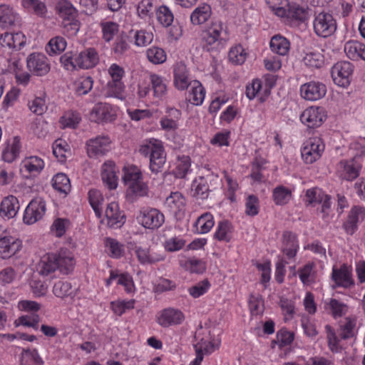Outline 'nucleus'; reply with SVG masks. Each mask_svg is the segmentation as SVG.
<instances>
[{
	"instance_id": "obj_5",
	"label": "nucleus",
	"mask_w": 365,
	"mask_h": 365,
	"mask_svg": "<svg viewBox=\"0 0 365 365\" xmlns=\"http://www.w3.org/2000/svg\"><path fill=\"white\" fill-rule=\"evenodd\" d=\"M27 68L35 76H43L50 71V63L47 57L41 53H33L28 56Z\"/></svg>"
},
{
	"instance_id": "obj_52",
	"label": "nucleus",
	"mask_w": 365,
	"mask_h": 365,
	"mask_svg": "<svg viewBox=\"0 0 365 365\" xmlns=\"http://www.w3.org/2000/svg\"><path fill=\"white\" fill-rule=\"evenodd\" d=\"M88 200L91 206L93 209L96 215L100 217L101 215V204L103 200V197L101 192L98 190H91L88 193Z\"/></svg>"
},
{
	"instance_id": "obj_1",
	"label": "nucleus",
	"mask_w": 365,
	"mask_h": 365,
	"mask_svg": "<svg viewBox=\"0 0 365 365\" xmlns=\"http://www.w3.org/2000/svg\"><path fill=\"white\" fill-rule=\"evenodd\" d=\"M203 40V48L207 51L220 50L228 40L227 30L222 22L213 23L206 31Z\"/></svg>"
},
{
	"instance_id": "obj_35",
	"label": "nucleus",
	"mask_w": 365,
	"mask_h": 365,
	"mask_svg": "<svg viewBox=\"0 0 365 365\" xmlns=\"http://www.w3.org/2000/svg\"><path fill=\"white\" fill-rule=\"evenodd\" d=\"M190 91H189L187 99L193 105H201L205 98V89L198 81H193Z\"/></svg>"
},
{
	"instance_id": "obj_46",
	"label": "nucleus",
	"mask_w": 365,
	"mask_h": 365,
	"mask_svg": "<svg viewBox=\"0 0 365 365\" xmlns=\"http://www.w3.org/2000/svg\"><path fill=\"white\" fill-rule=\"evenodd\" d=\"M169 115L173 117V118H169L168 117L162 118L160 125L164 130H175L178 128L177 120L180 115V112L178 109L170 108L169 110Z\"/></svg>"
},
{
	"instance_id": "obj_33",
	"label": "nucleus",
	"mask_w": 365,
	"mask_h": 365,
	"mask_svg": "<svg viewBox=\"0 0 365 365\" xmlns=\"http://www.w3.org/2000/svg\"><path fill=\"white\" fill-rule=\"evenodd\" d=\"M297 248V236L291 232H285L283 234V252L289 258H292L296 255Z\"/></svg>"
},
{
	"instance_id": "obj_6",
	"label": "nucleus",
	"mask_w": 365,
	"mask_h": 365,
	"mask_svg": "<svg viewBox=\"0 0 365 365\" xmlns=\"http://www.w3.org/2000/svg\"><path fill=\"white\" fill-rule=\"evenodd\" d=\"M353 73V66L350 62L340 61L334 65L331 73L334 82L341 87H346L350 83V77Z\"/></svg>"
},
{
	"instance_id": "obj_39",
	"label": "nucleus",
	"mask_w": 365,
	"mask_h": 365,
	"mask_svg": "<svg viewBox=\"0 0 365 365\" xmlns=\"http://www.w3.org/2000/svg\"><path fill=\"white\" fill-rule=\"evenodd\" d=\"M214 224L212 215L210 213L206 212L197 218L195 226L199 233L205 234L211 230Z\"/></svg>"
},
{
	"instance_id": "obj_11",
	"label": "nucleus",
	"mask_w": 365,
	"mask_h": 365,
	"mask_svg": "<svg viewBox=\"0 0 365 365\" xmlns=\"http://www.w3.org/2000/svg\"><path fill=\"white\" fill-rule=\"evenodd\" d=\"M300 93L303 98L307 101H315L325 96L327 88L322 83L311 81L301 86Z\"/></svg>"
},
{
	"instance_id": "obj_30",
	"label": "nucleus",
	"mask_w": 365,
	"mask_h": 365,
	"mask_svg": "<svg viewBox=\"0 0 365 365\" xmlns=\"http://www.w3.org/2000/svg\"><path fill=\"white\" fill-rule=\"evenodd\" d=\"M18 17L13 9L6 4L0 5V27L9 29L14 26Z\"/></svg>"
},
{
	"instance_id": "obj_49",
	"label": "nucleus",
	"mask_w": 365,
	"mask_h": 365,
	"mask_svg": "<svg viewBox=\"0 0 365 365\" xmlns=\"http://www.w3.org/2000/svg\"><path fill=\"white\" fill-rule=\"evenodd\" d=\"M117 279V284H121L125 287L128 292H130L133 288L132 279L128 274L118 275L113 272H110V277L107 279V285H110L113 280Z\"/></svg>"
},
{
	"instance_id": "obj_44",
	"label": "nucleus",
	"mask_w": 365,
	"mask_h": 365,
	"mask_svg": "<svg viewBox=\"0 0 365 365\" xmlns=\"http://www.w3.org/2000/svg\"><path fill=\"white\" fill-rule=\"evenodd\" d=\"M146 55L148 61L154 64L163 63L167 58L165 51L158 46L149 48L146 51Z\"/></svg>"
},
{
	"instance_id": "obj_18",
	"label": "nucleus",
	"mask_w": 365,
	"mask_h": 365,
	"mask_svg": "<svg viewBox=\"0 0 365 365\" xmlns=\"http://www.w3.org/2000/svg\"><path fill=\"white\" fill-rule=\"evenodd\" d=\"M365 209L362 207L354 206L351 208L346 221L344 223V228L349 235H353L357 229V224L364 220Z\"/></svg>"
},
{
	"instance_id": "obj_31",
	"label": "nucleus",
	"mask_w": 365,
	"mask_h": 365,
	"mask_svg": "<svg viewBox=\"0 0 365 365\" xmlns=\"http://www.w3.org/2000/svg\"><path fill=\"white\" fill-rule=\"evenodd\" d=\"M165 205L173 212L177 214L185 210L186 200L181 192H174L167 197Z\"/></svg>"
},
{
	"instance_id": "obj_38",
	"label": "nucleus",
	"mask_w": 365,
	"mask_h": 365,
	"mask_svg": "<svg viewBox=\"0 0 365 365\" xmlns=\"http://www.w3.org/2000/svg\"><path fill=\"white\" fill-rule=\"evenodd\" d=\"M53 292L57 297L63 299L66 297H73L75 294V289L68 282L58 281L55 283Z\"/></svg>"
},
{
	"instance_id": "obj_8",
	"label": "nucleus",
	"mask_w": 365,
	"mask_h": 365,
	"mask_svg": "<svg viewBox=\"0 0 365 365\" xmlns=\"http://www.w3.org/2000/svg\"><path fill=\"white\" fill-rule=\"evenodd\" d=\"M110 140L107 135H99L86 143L87 153L90 158L104 155L110 150Z\"/></svg>"
},
{
	"instance_id": "obj_2",
	"label": "nucleus",
	"mask_w": 365,
	"mask_h": 365,
	"mask_svg": "<svg viewBox=\"0 0 365 365\" xmlns=\"http://www.w3.org/2000/svg\"><path fill=\"white\" fill-rule=\"evenodd\" d=\"M314 33L322 38L331 36L336 30V21L332 14L321 11L316 13L313 21Z\"/></svg>"
},
{
	"instance_id": "obj_54",
	"label": "nucleus",
	"mask_w": 365,
	"mask_h": 365,
	"mask_svg": "<svg viewBox=\"0 0 365 365\" xmlns=\"http://www.w3.org/2000/svg\"><path fill=\"white\" fill-rule=\"evenodd\" d=\"M157 19L163 26L168 27L173 22V14L171 11L165 6L158 8L156 11Z\"/></svg>"
},
{
	"instance_id": "obj_36",
	"label": "nucleus",
	"mask_w": 365,
	"mask_h": 365,
	"mask_svg": "<svg viewBox=\"0 0 365 365\" xmlns=\"http://www.w3.org/2000/svg\"><path fill=\"white\" fill-rule=\"evenodd\" d=\"M148 193V187L141 180L128 187L126 197L129 201L133 202L136 200L138 197L146 196Z\"/></svg>"
},
{
	"instance_id": "obj_10",
	"label": "nucleus",
	"mask_w": 365,
	"mask_h": 365,
	"mask_svg": "<svg viewBox=\"0 0 365 365\" xmlns=\"http://www.w3.org/2000/svg\"><path fill=\"white\" fill-rule=\"evenodd\" d=\"M326 119L324 108L312 106L306 109L300 115V120L308 128L320 126Z\"/></svg>"
},
{
	"instance_id": "obj_45",
	"label": "nucleus",
	"mask_w": 365,
	"mask_h": 365,
	"mask_svg": "<svg viewBox=\"0 0 365 365\" xmlns=\"http://www.w3.org/2000/svg\"><path fill=\"white\" fill-rule=\"evenodd\" d=\"M303 61L307 66L319 68L324 64V56L319 51H311L305 54Z\"/></svg>"
},
{
	"instance_id": "obj_32",
	"label": "nucleus",
	"mask_w": 365,
	"mask_h": 365,
	"mask_svg": "<svg viewBox=\"0 0 365 365\" xmlns=\"http://www.w3.org/2000/svg\"><path fill=\"white\" fill-rule=\"evenodd\" d=\"M211 7L207 4L197 6L190 15V21L193 25L205 23L211 16Z\"/></svg>"
},
{
	"instance_id": "obj_41",
	"label": "nucleus",
	"mask_w": 365,
	"mask_h": 365,
	"mask_svg": "<svg viewBox=\"0 0 365 365\" xmlns=\"http://www.w3.org/2000/svg\"><path fill=\"white\" fill-rule=\"evenodd\" d=\"M150 80L153 90L154 96L162 98L167 92V86L163 78L155 73L150 75Z\"/></svg>"
},
{
	"instance_id": "obj_56",
	"label": "nucleus",
	"mask_w": 365,
	"mask_h": 365,
	"mask_svg": "<svg viewBox=\"0 0 365 365\" xmlns=\"http://www.w3.org/2000/svg\"><path fill=\"white\" fill-rule=\"evenodd\" d=\"M25 7L31 8L34 14L40 17L46 16L47 9L45 4L40 0H22Z\"/></svg>"
},
{
	"instance_id": "obj_23",
	"label": "nucleus",
	"mask_w": 365,
	"mask_h": 365,
	"mask_svg": "<svg viewBox=\"0 0 365 365\" xmlns=\"http://www.w3.org/2000/svg\"><path fill=\"white\" fill-rule=\"evenodd\" d=\"M19 209L18 199L14 195H9L3 199L0 205V215L3 217L11 219L14 217Z\"/></svg>"
},
{
	"instance_id": "obj_26",
	"label": "nucleus",
	"mask_w": 365,
	"mask_h": 365,
	"mask_svg": "<svg viewBox=\"0 0 365 365\" xmlns=\"http://www.w3.org/2000/svg\"><path fill=\"white\" fill-rule=\"evenodd\" d=\"M210 177H200L195 179L192 184V191L193 196L201 200L207 199L209 196L210 190Z\"/></svg>"
},
{
	"instance_id": "obj_17",
	"label": "nucleus",
	"mask_w": 365,
	"mask_h": 365,
	"mask_svg": "<svg viewBox=\"0 0 365 365\" xmlns=\"http://www.w3.org/2000/svg\"><path fill=\"white\" fill-rule=\"evenodd\" d=\"M0 43L2 47L19 50L25 45L26 37L21 32H5L0 35Z\"/></svg>"
},
{
	"instance_id": "obj_7",
	"label": "nucleus",
	"mask_w": 365,
	"mask_h": 365,
	"mask_svg": "<svg viewBox=\"0 0 365 365\" xmlns=\"http://www.w3.org/2000/svg\"><path fill=\"white\" fill-rule=\"evenodd\" d=\"M138 219L141 225L148 229H158L165 221L163 214L155 208L141 210Z\"/></svg>"
},
{
	"instance_id": "obj_62",
	"label": "nucleus",
	"mask_w": 365,
	"mask_h": 365,
	"mask_svg": "<svg viewBox=\"0 0 365 365\" xmlns=\"http://www.w3.org/2000/svg\"><path fill=\"white\" fill-rule=\"evenodd\" d=\"M230 223L228 221H222L217 225V228L215 233V237L218 240L228 242L230 240Z\"/></svg>"
},
{
	"instance_id": "obj_20",
	"label": "nucleus",
	"mask_w": 365,
	"mask_h": 365,
	"mask_svg": "<svg viewBox=\"0 0 365 365\" xmlns=\"http://www.w3.org/2000/svg\"><path fill=\"white\" fill-rule=\"evenodd\" d=\"M116 172L117 169L113 161H107L102 166L101 178L103 183L110 190H114L118 186V178Z\"/></svg>"
},
{
	"instance_id": "obj_15",
	"label": "nucleus",
	"mask_w": 365,
	"mask_h": 365,
	"mask_svg": "<svg viewBox=\"0 0 365 365\" xmlns=\"http://www.w3.org/2000/svg\"><path fill=\"white\" fill-rule=\"evenodd\" d=\"M21 248V242L11 236L0 238V257L8 259L14 256Z\"/></svg>"
},
{
	"instance_id": "obj_51",
	"label": "nucleus",
	"mask_w": 365,
	"mask_h": 365,
	"mask_svg": "<svg viewBox=\"0 0 365 365\" xmlns=\"http://www.w3.org/2000/svg\"><path fill=\"white\" fill-rule=\"evenodd\" d=\"M40 317L37 314H28L19 317L15 322L17 326L22 325L38 329Z\"/></svg>"
},
{
	"instance_id": "obj_16",
	"label": "nucleus",
	"mask_w": 365,
	"mask_h": 365,
	"mask_svg": "<svg viewBox=\"0 0 365 365\" xmlns=\"http://www.w3.org/2000/svg\"><path fill=\"white\" fill-rule=\"evenodd\" d=\"M174 86L179 91L187 89L192 81H190L189 73L186 66L182 63H178L174 68Z\"/></svg>"
},
{
	"instance_id": "obj_57",
	"label": "nucleus",
	"mask_w": 365,
	"mask_h": 365,
	"mask_svg": "<svg viewBox=\"0 0 365 365\" xmlns=\"http://www.w3.org/2000/svg\"><path fill=\"white\" fill-rule=\"evenodd\" d=\"M135 300L130 299L128 301H115L110 303V308L113 312L118 315L121 316L127 310H130L134 308Z\"/></svg>"
},
{
	"instance_id": "obj_63",
	"label": "nucleus",
	"mask_w": 365,
	"mask_h": 365,
	"mask_svg": "<svg viewBox=\"0 0 365 365\" xmlns=\"http://www.w3.org/2000/svg\"><path fill=\"white\" fill-rule=\"evenodd\" d=\"M265 1L277 16H284L285 8L289 4L287 0H265Z\"/></svg>"
},
{
	"instance_id": "obj_58",
	"label": "nucleus",
	"mask_w": 365,
	"mask_h": 365,
	"mask_svg": "<svg viewBox=\"0 0 365 365\" xmlns=\"http://www.w3.org/2000/svg\"><path fill=\"white\" fill-rule=\"evenodd\" d=\"M291 197V191L283 186H279L273 190V199L277 205L287 203Z\"/></svg>"
},
{
	"instance_id": "obj_21",
	"label": "nucleus",
	"mask_w": 365,
	"mask_h": 365,
	"mask_svg": "<svg viewBox=\"0 0 365 365\" xmlns=\"http://www.w3.org/2000/svg\"><path fill=\"white\" fill-rule=\"evenodd\" d=\"M105 214L108 225L110 227H120L125 222V216L119 210L118 204L115 202H112L107 205Z\"/></svg>"
},
{
	"instance_id": "obj_4",
	"label": "nucleus",
	"mask_w": 365,
	"mask_h": 365,
	"mask_svg": "<svg viewBox=\"0 0 365 365\" xmlns=\"http://www.w3.org/2000/svg\"><path fill=\"white\" fill-rule=\"evenodd\" d=\"M46 210V202L41 197L33 199L24 210L23 221L25 224L33 225L40 220Z\"/></svg>"
},
{
	"instance_id": "obj_27",
	"label": "nucleus",
	"mask_w": 365,
	"mask_h": 365,
	"mask_svg": "<svg viewBox=\"0 0 365 365\" xmlns=\"http://www.w3.org/2000/svg\"><path fill=\"white\" fill-rule=\"evenodd\" d=\"M331 277L338 286L348 288L354 285L351 273L345 264L339 269L333 268Z\"/></svg>"
},
{
	"instance_id": "obj_61",
	"label": "nucleus",
	"mask_w": 365,
	"mask_h": 365,
	"mask_svg": "<svg viewBox=\"0 0 365 365\" xmlns=\"http://www.w3.org/2000/svg\"><path fill=\"white\" fill-rule=\"evenodd\" d=\"M135 44L137 46H146L153 40V34L145 30L136 31L134 34Z\"/></svg>"
},
{
	"instance_id": "obj_29",
	"label": "nucleus",
	"mask_w": 365,
	"mask_h": 365,
	"mask_svg": "<svg viewBox=\"0 0 365 365\" xmlns=\"http://www.w3.org/2000/svg\"><path fill=\"white\" fill-rule=\"evenodd\" d=\"M57 257L55 254L43 256L38 266V272L41 275L48 276L58 269Z\"/></svg>"
},
{
	"instance_id": "obj_9",
	"label": "nucleus",
	"mask_w": 365,
	"mask_h": 365,
	"mask_svg": "<svg viewBox=\"0 0 365 365\" xmlns=\"http://www.w3.org/2000/svg\"><path fill=\"white\" fill-rule=\"evenodd\" d=\"M324 148V145L319 138H310L302 149V156L307 163H313L320 158Z\"/></svg>"
},
{
	"instance_id": "obj_13",
	"label": "nucleus",
	"mask_w": 365,
	"mask_h": 365,
	"mask_svg": "<svg viewBox=\"0 0 365 365\" xmlns=\"http://www.w3.org/2000/svg\"><path fill=\"white\" fill-rule=\"evenodd\" d=\"M361 165L354 160H341L337 165V175L343 180L351 181L359 175Z\"/></svg>"
},
{
	"instance_id": "obj_60",
	"label": "nucleus",
	"mask_w": 365,
	"mask_h": 365,
	"mask_svg": "<svg viewBox=\"0 0 365 365\" xmlns=\"http://www.w3.org/2000/svg\"><path fill=\"white\" fill-rule=\"evenodd\" d=\"M81 116L76 111H68L61 117V122L63 127L76 128L80 123Z\"/></svg>"
},
{
	"instance_id": "obj_55",
	"label": "nucleus",
	"mask_w": 365,
	"mask_h": 365,
	"mask_svg": "<svg viewBox=\"0 0 365 365\" xmlns=\"http://www.w3.org/2000/svg\"><path fill=\"white\" fill-rule=\"evenodd\" d=\"M103 39L109 42L118 31V24L113 21H105L101 24Z\"/></svg>"
},
{
	"instance_id": "obj_12",
	"label": "nucleus",
	"mask_w": 365,
	"mask_h": 365,
	"mask_svg": "<svg viewBox=\"0 0 365 365\" xmlns=\"http://www.w3.org/2000/svg\"><path fill=\"white\" fill-rule=\"evenodd\" d=\"M184 319V314L180 310L167 308L159 312L157 322L163 327H168L181 324Z\"/></svg>"
},
{
	"instance_id": "obj_59",
	"label": "nucleus",
	"mask_w": 365,
	"mask_h": 365,
	"mask_svg": "<svg viewBox=\"0 0 365 365\" xmlns=\"http://www.w3.org/2000/svg\"><path fill=\"white\" fill-rule=\"evenodd\" d=\"M129 38L126 35L118 37L114 43L113 50L118 56H123L130 48Z\"/></svg>"
},
{
	"instance_id": "obj_22",
	"label": "nucleus",
	"mask_w": 365,
	"mask_h": 365,
	"mask_svg": "<svg viewBox=\"0 0 365 365\" xmlns=\"http://www.w3.org/2000/svg\"><path fill=\"white\" fill-rule=\"evenodd\" d=\"M57 257L58 269L62 274H68L73 271L75 260L73 255L68 250H61L55 254Z\"/></svg>"
},
{
	"instance_id": "obj_28",
	"label": "nucleus",
	"mask_w": 365,
	"mask_h": 365,
	"mask_svg": "<svg viewBox=\"0 0 365 365\" xmlns=\"http://www.w3.org/2000/svg\"><path fill=\"white\" fill-rule=\"evenodd\" d=\"M347 57L351 60H359V58L365 61V45L356 41H347L344 48Z\"/></svg>"
},
{
	"instance_id": "obj_43",
	"label": "nucleus",
	"mask_w": 365,
	"mask_h": 365,
	"mask_svg": "<svg viewBox=\"0 0 365 365\" xmlns=\"http://www.w3.org/2000/svg\"><path fill=\"white\" fill-rule=\"evenodd\" d=\"M124 91L125 85L122 81H110L107 84V96L123 99Z\"/></svg>"
},
{
	"instance_id": "obj_14",
	"label": "nucleus",
	"mask_w": 365,
	"mask_h": 365,
	"mask_svg": "<svg viewBox=\"0 0 365 365\" xmlns=\"http://www.w3.org/2000/svg\"><path fill=\"white\" fill-rule=\"evenodd\" d=\"M90 118L96 123H108L115 120V115L112 112L111 107L107 103L96 104L91 111Z\"/></svg>"
},
{
	"instance_id": "obj_3",
	"label": "nucleus",
	"mask_w": 365,
	"mask_h": 365,
	"mask_svg": "<svg viewBox=\"0 0 365 365\" xmlns=\"http://www.w3.org/2000/svg\"><path fill=\"white\" fill-rule=\"evenodd\" d=\"M56 10L63 19L62 24L64 27L69 26L74 33L79 30L80 23L76 19L77 10L69 1L60 0L56 5Z\"/></svg>"
},
{
	"instance_id": "obj_47",
	"label": "nucleus",
	"mask_w": 365,
	"mask_h": 365,
	"mask_svg": "<svg viewBox=\"0 0 365 365\" xmlns=\"http://www.w3.org/2000/svg\"><path fill=\"white\" fill-rule=\"evenodd\" d=\"M93 80L91 76L81 77L76 81L75 91L79 95H86L91 91L93 88Z\"/></svg>"
},
{
	"instance_id": "obj_34",
	"label": "nucleus",
	"mask_w": 365,
	"mask_h": 365,
	"mask_svg": "<svg viewBox=\"0 0 365 365\" xmlns=\"http://www.w3.org/2000/svg\"><path fill=\"white\" fill-rule=\"evenodd\" d=\"M308 16V11L306 9L297 4H288L285 8V15L284 17L304 22Z\"/></svg>"
},
{
	"instance_id": "obj_37",
	"label": "nucleus",
	"mask_w": 365,
	"mask_h": 365,
	"mask_svg": "<svg viewBox=\"0 0 365 365\" xmlns=\"http://www.w3.org/2000/svg\"><path fill=\"white\" fill-rule=\"evenodd\" d=\"M270 48L274 53L284 56L289 50V42L283 36H274L270 41Z\"/></svg>"
},
{
	"instance_id": "obj_24",
	"label": "nucleus",
	"mask_w": 365,
	"mask_h": 365,
	"mask_svg": "<svg viewBox=\"0 0 365 365\" xmlns=\"http://www.w3.org/2000/svg\"><path fill=\"white\" fill-rule=\"evenodd\" d=\"M150 158V170L155 174L161 173L166 164V153L163 145L157 148Z\"/></svg>"
},
{
	"instance_id": "obj_19",
	"label": "nucleus",
	"mask_w": 365,
	"mask_h": 365,
	"mask_svg": "<svg viewBox=\"0 0 365 365\" xmlns=\"http://www.w3.org/2000/svg\"><path fill=\"white\" fill-rule=\"evenodd\" d=\"M77 67L88 69L94 67L98 62V55L94 48H88L78 53L75 57Z\"/></svg>"
},
{
	"instance_id": "obj_40",
	"label": "nucleus",
	"mask_w": 365,
	"mask_h": 365,
	"mask_svg": "<svg viewBox=\"0 0 365 365\" xmlns=\"http://www.w3.org/2000/svg\"><path fill=\"white\" fill-rule=\"evenodd\" d=\"M53 187L62 193H68L71 190L70 180L64 173H58L52 179Z\"/></svg>"
},
{
	"instance_id": "obj_50",
	"label": "nucleus",
	"mask_w": 365,
	"mask_h": 365,
	"mask_svg": "<svg viewBox=\"0 0 365 365\" xmlns=\"http://www.w3.org/2000/svg\"><path fill=\"white\" fill-rule=\"evenodd\" d=\"M66 42L62 37H55L51 38L46 46L47 53L50 55L57 54L65 50Z\"/></svg>"
},
{
	"instance_id": "obj_64",
	"label": "nucleus",
	"mask_w": 365,
	"mask_h": 365,
	"mask_svg": "<svg viewBox=\"0 0 365 365\" xmlns=\"http://www.w3.org/2000/svg\"><path fill=\"white\" fill-rule=\"evenodd\" d=\"M69 225L70 221L68 219L57 218L53 222L51 230L55 232L56 237H60L65 234Z\"/></svg>"
},
{
	"instance_id": "obj_53",
	"label": "nucleus",
	"mask_w": 365,
	"mask_h": 365,
	"mask_svg": "<svg viewBox=\"0 0 365 365\" xmlns=\"http://www.w3.org/2000/svg\"><path fill=\"white\" fill-rule=\"evenodd\" d=\"M229 60L234 64H242L247 57V53L241 45L232 47L228 54Z\"/></svg>"
},
{
	"instance_id": "obj_42",
	"label": "nucleus",
	"mask_w": 365,
	"mask_h": 365,
	"mask_svg": "<svg viewBox=\"0 0 365 365\" xmlns=\"http://www.w3.org/2000/svg\"><path fill=\"white\" fill-rule=\"evenodd\" d=\"M123 173V180L128 187L142 180V173L137 167L124 168Z\"/></svg>"
},
{
	"instance_id": "obj_48",
	"label": "nucleus",
	"mask_w": 365,
	"mask_h": 365,
	"mask_svg": "<svg viewBox=\"0 0 365 365\" xmlns=\"http://www.w3.org/2000/svg\"><path fill=\"white\" fill-rule=\"evenodd\" d=\"M190 167V158L188 156L183 155L178 159L176 168L173 173L178 178H184Z\"/></svg>"
},
{
	"instance_id": "obj_25",
	"label": "nucleus",
	"mask_w": 365,
	"mask_h": 365,
	"mask_svg": "<svg viewBox=\"0 0 365 365\" xmlns=\"http://www.w3.org/2000/svg\"><path fill=\"white\" fill-rule=\"evenodd\" d=\"M132 250L134 252L138 260L143 264H154L163 259V257L156 255L148 247L135 245Z\"/></svg>"
}]
</instances>
